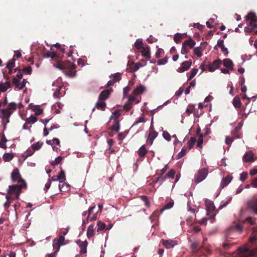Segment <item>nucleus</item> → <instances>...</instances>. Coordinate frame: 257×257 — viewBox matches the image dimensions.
Listing matches in <instances>:
<instances>
[{
	"label": "nucleus",
	"mask_w": 257,
	"mask_h": 257,
	"mask_svg": "<svg viewBox=\"0 0 257 257\" xmlns=\"http://www.w3.org/2000/svg\"><path fill=\"white\" fill-rule=\"evenodd\" d=\"M217 46L221 48V51L225 55H227L228 53L227 49L224 45V41L221 39H219L217 41Z\"/></svg>",
	"instance_id": "nucleus-24"
},
{
	"label": "nucleus",
	"mask_w": 257,
	"mask_h": 257,
	"mask_svg": "<svg viewBox=\"0 0 257 257\" xmlns=\"http://www.w3.org/2000/svg\"><path fill=\"white\" fill-rule=\"evenodd\" d=\"M183 35L181 33H177L175 34L174 36V41L177 44L179 43L183 39Z\"/></svg>",
	"instance_id": "nucleus-34"
},
{
	"label": "nucleus",
	"mask_w": 257,
	"mask_h": 257,
	"mask_svg": "<svg viewBox=\"0 0 257 257\" xmlns=\"http://www.w3.org/2000/svg\"><path fill=\"white\" fill-rule=\"evenodd\" d=\"M198 70L197 68H193L191 71L189 73V76L188 78V80H191L197 74Z\"/></svg>",
	"instance_id": "nucleus-38"
},
{
	"label": "nucleus",
	"mask_w": 257,
	"mask_h": 257,
	"mask_svg": "<svg viewBox=\"0 0 257 257\" xmlns=\"http://www.w3.org/2000/svg\"><path fill=\"white\" fill-rule=\"evenodd\" d=\"M140 197L141 199V200H143L145 202L146 206L147 207H149L150 205V202L149 201V199H148L147 196L143 195V196H140Z\"/></svg>",
	"instance_id": "nucleus-45"
},
{
	"label": "nucleus",
	"mask_w": 257,
	"mask_h": 257,
	"mask_svg": "<svg viewBox=\"0 0 257 257\" xmlns=\"http://www.w3.org/2000/svg\"><path fill=\"white\" fill-rule=\"evenodd\" d=\"M163 244L167 248L173 247L177 244V241L171 240H163Z\"/></svg>",
	"instance_id": "nucleus-20"
},
{
	"label": "nucleus",
	"mask_w": 257,
	"mask_h": 257,
	"mask_svg": "<svg viewBox=\"0 0 257 257\" xmlns=\"http://www.w3.org/2000/svg\"><path fill=\"white\" fill-rule=\"evenodd\" d=\"M196 139L195 138H194V137L191 138L190 140H189L187 143L188 146V150H190L193 148V147L196 143Z\"/></svg>",
	"instance_id": "nucleus-33"
},
{
	"label": "nucleus",
	"mask_w": 257,
	"mask_h": 257,
	"mask_svg": "<svg viewBox=\"0 0 257 257\" xmlns=\"http://www.w3.org/2000/svg\"><path fill=\"white\" fill-rule=\"evenodd\" d=\"M147 153V150L146 149L145 145H143L139 149L138 154L140 157L144 158Z\"/></svg>",
	"instance_id": "nucleus-28"
},
{
	"label": "nucleus",
	"mask_w": 257,
	"mask_h": 257,
	"mask_svg": "<svg viewBox=\"0 0 257 257\" xmlns=\"http://www.w3.org/2000/svg\"><path fill=\"white\" fill-rule=\"evenodd\" d=\"M196 44V42L192 39L190 38L189 40H185L182 45L187 48L192 49L194 48Z\"/></svg>",
	"instance_id": "nucleus-21"
},
{
	"label": "nucleus",
	"mask_w": 257,
	"mask_h": 257,
	"mask_svg": "<svg viewBox=\"0 0 257 257\" xmlns=\"http://www.w3.org/2000/svg\"><path fill=\"white\" fill-rule=\"evenodd\" d=\"M254 28V27H246L244 28V32L248 33H253L254 34L257 35V30H255Z\"/></svg>",
	"instance_id": "nucleus-42"
},
{
	"label": "nucleus",
	"mask_w": 257,
	"mask_h": 257,
	"mask_svg": "<svg viewBox=\"0 0 257 257\" xmlns=\"http://www.w3.org/2000/svg\"><path fill=\"white\" fill-rule=\"evenodd\" d=\"M194 109H195V106H194V105H191V104H190V105L188 106V107H187V109H186V112L187 114H191V113H193V112L195 111V110H194Z\"/></svg>",
	"instance_id": "nucleus-49"
},
{
	"label": "nucleus",
	"mask_w": 257,
	"mask_h": 257,
	"mask_svg": "<svg viewBox=\"0 0 257 257\" xmlns=\"http://www.w3.org/2000/svg\"><path fill=\"white\" fill-rule=\"evenodd\" d=\"M193 27L195 28H197L200 30H202L205 28V26L200 24L199 23H194Z\"/></svg>",
	"instance_id": "nucleus-64"
},
{
	"label": "nucleus",
	"mask_w": 257,
	"mask_h": 257,
	"mask_svg": "<svg viewBox=\"0 0 257 257\" xmlns=\"http://www.w3.org/2000/svg\"><path fill=\"white\" fill-rule=\"evenodd\" d=\"M243 162H253L255 161L254 155L252 151L246 152L243 156Z\"/></svg>",
	"instance_id": "nucleus-14"
},
{
	"label": "nucleus",
	"mask_w": 257,
	"mask_h": 257,
	"mask_svg": "<svg viewBox=\"0 0 257 257\" xmlns=\"http://www.w3.org/2000/svg\"><path fill=\"white\" fill-rule=\"evenodd\" d=\"M236 253L239 255L238 257H250L253 254L246 246L239 247L236 250Z\"/></svg>",
	"instance_id": "nucleus-6"
},
{
	"label": "nucleus",
	"mask_w": 257,
	"mask_h": 257,
	"mask_svg": "<svg viewBox=\"0 0 257 257\" xmlns=\"http://www.w3.org/2000/svg\"><path fill=\"white\" fill-rule=\"evenodd\" d=\"M17 109V105L15 102H11L9 104L8 106L5 109H7L9 111H14Z\"/></svg>",
	"instance_id": "nucleus-43"
},
{
	"label": "nucleus",
	"mask_w": 257,
	"mask_h": 257,
	"mask_svg": "<svg viewBox=\"0 0 257 257\" xmlns=\"http://www.w3.org/2000/svg\"><path fill=\"white\" fill-rule=\"evenodd\" d=\"M43 143L42 142H37L32 145V148L34 150H39L42 146Z\"/></svg>",
	"instance_id": "nucleus-46"
},
{
	"label": "nucleus",
	"mask_w": 257,
	"mask_h": 257,
	"mask_svg": "<svg viewBox=\"0 0 257 257\" xmlns=\"http://www.w3.org/2000/svg\"><path fill=\"white\" fill-rule=\"evenodd\" d=\"M14 158V155L10 153H5L3 155V159L6 162H9Z\"/></svg>",
	"instance_id": "nucleus-35"
},
{
	"label": "nucleus",
	"mask_w": 257,
	"mask_h": 257,
	"mask_svg": "<svg viewBox=\"0 0 257 257\" xmlns=\"http://www.w3.org/2000/svg\"><path fill=\"white\" fill-rule=\"evenodd\" d=\"M109 94L110 92L108 89L102 91L99 95L98 100L104 101L108 97Z\"/></svg>",
	"instance_id": "nucleus-23"
},
{
	"label": "nucleus",
	"mask_w": 257,
	"mask_h": 257,
	"mask_svg": "<svg viewBox=\"0 0 257 257\" xmlns=\"http://www.w3.org/2000/svg\"><path fill=\"white\" fill-rule=\"evenodd\" d=\"M233 141V139L229 136H227L225 139V143L228 145H230Z\"/></svg>",
	"instance_id": "nucleus-63"
},
{
	"label": "nucleus",
	"mask_w": 257,
	"mask_h": 257,
	"mask_svg": "<svg viewBox=\"0 0 257 257\" xmlns=\"http://www.w3.org/2000/svg\"><path fill=\"white\" fill-rule=\"evenodd\" d=\"M61 89V87H59L57 88L55 91L53 93V96L56 98H59L60 97V90Z\"/></svg>",
	"instance_id": "nucleus-51"
},
{
	"label": "nucleus",
	"mask_w": 257,
	"mask_h": 257,
	"mask_svg": "<svg viewBox=\"0 0 257 257\" xmlns=\"http://www.w3.org/2000/svg\"><path fill=\"white\" fill-rule=\"evenodd\" d=\"M111 130L116 132L119 130V123L118 120H116L114 124L111 126Z\"/></svg>",
	"instance_id": "nucleus-44"
},
{
	"label": "nucleus",
	"mask_w": 257,
	"mask_h": 257,
	"mask_svg": "<svg viewBox=\"0 0 257 257\" xmlns=\"http://www.w3.org/2000/svg\"><path fill=\"white\" fill-rule=\"evenodd\" d=\"M231 200V198H229L227 199V200L226 201H225V202H224L223 201H222L221 204L219 207V209H221L223 208V207H225V206H226L227 205V204L230 202Z\"/></svg>",
	"instance_id": "nucleus-56"
},
{
	"label": "nucleus",
	"mask_w": 257,
	"mask_h": 257,
	"mask_svg": "<svg viewBox=\"0 0 257 257\" xmlns=\"http://www.w3.org/2000/svg\"><path fill=\"white\" fill-rule=\"evenodd\" d=\"M95 209V206L94 205L89 207L88 210V216L86 219V222H88L89 221H92L97 219L98 216L97 212L94 213L93 210Z\"/></svg>",
	"instance_id": "nucleus-8"
},
{
	"label": "nucleus",
	"mask_w": 257,
	"mask_h": 257,
	"mask_svg": "<svg viewBox=\"0 0 257 257\" xmlns=\"http://www.w3.org/2000/svg\"><path fill=\"white\" fill-rule=\"evenodd\" d=\"M112 114L114 117V120L115 121L118 120L117 119L120 116V115L121 114L120 111L119 110H116L114 111Z\"/></svg>",
	"instance_id": "nucleus-59"
},
{
	"label": "nucleus",
	"mask_w": 257,
	"mask_h": 257,
	"mask_svg": "<svg viewBox=\"0 0 257 257\" xmlns=\"http://www.w3.org/2000/svg\"><path fill=\"white\" fill-rule=\"evenodd\" d=\"M141 52L143 56H144L147 60H149L151 58V53L150 51V47H144L141 49Z\"/></svg>",
	"instance_id": "nucleus-18"
},
{
	"label": "nucleus",
	"mask_w": 257,
	"mask_h": 257,
	"mask_svg": "<svg viewBox=\"0 0 257 257\" xmlns=\"http://www.w3.org/2000/svg\"><path fill=\"white\" fill-rule=\"evenodd\" d=\"M135 46L138 50H141L144 47L142 41L139 39L137 40L135 43Z\"/></svg>",
	"instance_id": "nucleus-39"
},
{
	"label": "nucleus",
	"mask_w": 257,
	"mask_h": 257,
	"mask_svg": "<svg viewBox=\"0 0 257 257\" xmlns=\"http://www.w3.org/2000/svg\"><path fill=\"white\" fill-rule=\"evenodd\" d=\"M208 174V169L207 168H202L195 174L193 181L196 184L200 183L207 177Z\"/></svg>",
	"instance_id": "nucleus-4"
},
{
	"label": "nucleus",
	"mask_w": 257,
	"mask_h": 257,
	"mask_svg": "<svg viewBox=\"0 0 257 257\" xmlns=\"http://www.w3.org/2000/svg\"><path fill=\"white\" fill-rule=\"evenodd\" d=\"M144 122H145V117L142 116L139 117L138 120L135 121V122L134 123L132 126H133L134 125H135L137 124H138L139 123Z\"/></svg>",
	"instance_id": "nucleus-60"
},
{
	"label": "nucleus",
	"mask_w": 257,
	"mask_h": 257,
	"mask_svg": "<svg viewBox=\"0 0 257 257\" xmlns=\"http://www.w3.org/2000/svg\"><path fill=\"white\" fill-rule=\"evenodd\" d=\"M11 178L14 182H17L19 184L12 185V186H17L20 190L25 188L27 187V184L25 181L22 178L18 168H15L11 173Z\"/></svg>",
	"instance_id": "nucleus-2"
},
{
	"label": "nucleus",
	"mask_w": 257,
	"mask_h": 257,
	"mask_svg": "<svg viewBox=\"0 0 257 257\" xmlns=\"http://www.w3.org/2000/svg\"><path fill=\"white\" fill-rule=\"evenodd\" d=\"M57 176L59 179L60 183H62V184H60L59 185V187L60 191H63L62 188L64 186H66V189H67L68 188L69 186L64 182L65 180H66L65 174L64 171L61 168V171H60V173H59V174L57 175Z\"/></svg>",
	"instance_id": "nucleus-7"
},
{
	"label": "nucleus",
	"mask_w": 257,
	"mask_h": 257,
	"mask_svg": "<svg viewBox=\"0 0 257 257\" xmlns=\"http://www.w3.org/2000/svg\"><path fill=\"white\" fill-rule=\"evenodd\" d=\"M192 61L191 60L185 61L182 63L181 66L178 68L177 71L178 72H183L188 70L191 67Z\"/></svg>",
	"instance_id": "nucleus-10"
},
{
	"label": "nucleus",
	"mask_w": 257,
	"mask_h": 257,
	"mask_svg": "<svg viewBox=\"0 0 257 257\" xmlns=\"http://www.w3.org/2000/svg\"><path fill=\"white\" fill-rule=\"evenodd\" d=\"M239 128L238 127H235L234 130L232 132V135L233 136L234 138L239 139L240 138V136L238 134V131Z\"/></svg>",
	"instance_id": "nucleus-50"
},
{
	"label": "nucleus",
	"mask_w": 257,
	"mask_h": 257,
	"mask_svg": "<svg viewBox=\"0 0 257 257\" xmlns=\"http://www.w3.org/2000/svg\"><path fill=\"white\" fill-rule=\"evenodd\" d=\"M207 45V43L205 42L201 43L200 47L195 48L193 50L194 55H196L198 57H201L202 55V52L205 49Z\"/></svg>",
	"instance_id": "nucleus-11"
},
{
	"label": "nucleus",
	"mask_w": 257,
	"mask_h": 257,
	"mask_svg": "<svg viewBox=\"0 0 257 257\" xmlns=\"http://www.w3.org/2000/svg\"><path fill=\"white\" fill-rule=\"evenodd\" d=\"M22 193V190H20L17 186H9L8 194L6 196L7 200L11 202L15 199H19L20 195Z\"/></svg>",
	"instance_id": "nucleus-3"
},
{
	"label": "nucleus",
	"mask_w": 257,
	"mask_h": 257,
	"mask_svg": "<svg viewBox=\"0 0 257 257\" xmlns=\"http://www.w3.org/2000/svg\"><path fill=\"white\" fill-rule=\"evenodd\" d=\"M246 21H249V26L251 27H256L257 17L255 13L250 12L245 17Z\"/></svg>",
	"instance_id": "nucleus-9"
},
{
	"label": "nucleus",
	"mask_w": 257,
	"mask_h": 257,
	"mask_svg": "<svg viewBox=\"0 0 257 257\" xmlns=\"http://www.w3.org/2000/svg\"><path fill=\"white\" fill-rule=\"evenodd\" d=\"M203 142V136H202V135H200L199 137L198 140L197 141V147L200 148H202Z\"/></svg>",
	"instance_id": "nucleus-54"
},
{
	"label": "nucleus",
	"mask_w": 257,
	"mask_h": 257,
	"mask_svg": "<svg viewBox=\"0 0 257 257\" xmlns=\"http://www.w3.org/2000/svg\"><path fill=\"white\" fill-rule=\"evenodd\" d=\"M26 82L27 80L24 79L22 82H19V85H17V88L20 90L22 89L24 87H25Z\"/></svg>",
	"instance_id": "nucleus-55"
},
{
	"label": "nucleus",
	"mask_w": 257,
	"mask_h": 257,
	"mask_svg": "<svg viewBox=\"0 0 257 257\" xmlns=\"http://www.w3.org/2000/svg\"><path fill=\"white\" fill-rule=\"evenodd\" d=\"M232 177L230 175H227L223 178L221 181L220 187L223 188L226 187L232 180Z\"/></svg>",
	"instance_id": "nucleus-22"
},
{
	"label": "nucleus",
	"mask_w": 257,
	"mask_h": 257,
	"mask_svg": "<svg viewBox=\"0 0 257 257\" xmlns=\"http://www.w3.org/2000/svg\"><path fill=\"white\" fill-rule=\"evenodd\" d=\"M97 225L98 226L97 229V232L103 230L106 228L105 224L100 221L97 222Z\"/></svg>",
	"instance_id": "nucleus-37"
},
{
	"label": "nucleus",
	"mask_w": 257,
	"mask_h": 257,
	"mask_svg": "<svg viewBox=\"0 0 257 257\" xmlns=\"http://www.w3.org/2000/svg\"><path fill=\"white\" fill-rule=\"evenodd\" d=\"M131 90V87L128 86H127L123 88V97H127V96L128 95V92Z\"/></svg>",
	"instance_id": "nucleus-47"
},
{
	"label": "nucleus",
	"mask_w": 257,
	"mask_h": 257,
	"mask_svg": "<svg viewBox=\"0 0 257 257\" xmlns=\"http://www.w3.org/2000/svg\"><path fill=\"white\" fill-rule=\"evenodd\" d=\"M106 103L104 101H99L95 104V107L104 111L106 107Z\"/></svg>",
	"instance_id": "nucleus-31"
},
{
	"label": "nucleus",
	"mask_w": 257,
	"mask_h": 257,
	"mask_svg": "<svg viewBox=\"0 0 257 257\" xmlns=\"http://www.w3.org/2000/svg\"><path fill=\"white\" fill-rule=\"evenodd\" d=\"M44 56L46 58H52L53 59H54L57 57V55L55 52H47L46 53H45L44 52Z\"/></svg>",
	"instance_id": "nucleus-36"
},
{
	"label": "nucleus",
	"mask_w": 257,
	"mask_h": 257,
	"mask_svg": "<svg viewBox=\"0 0 257 257\" xmlns=\"http://www.w3.org/2000/svg\"><path fill=\"white\" fill-rule=\"evenodd\" d=\"M168 58L167 57H165V58L159 59L158 61V65H164L168 62Z\"/></svg>",
	"instance_id": "nucleus-57"
},
{
	"label": "nucleus",
	"mask_w": 257,
	"mask_h": 257,
	"mask_svg": "<svg viewBox=\"0 0 257 257\" xmlns=\"http://www.w3.org/2000/svg\"><path fill=\"white\" fill-rule=\"evenodd\" d=\"M37 118L34 115H31L29 117L27 118L25 121L28 124H33L37 121Z\"/></svg>",
	"instance_id": "nucleus-32"
},
{
	"label": "nucleus",
	"mask_w": 257,
	"mask_h": 257,
	"mask_svg": "<svg viewBox=\"0 0 257 257\" xmlns=\"http://www.w3.org/2000/svg\"><path fill=\"white\" fill-rule=\"evenodd\" d=\"M13 113V111H9L5 109H0V118L2 119L10 118Z\"/></svg>",
	"instance_id": "nucleus-17"
},
{
	"label": "nucleus",
	"mask_w": 257,
	"mask_h": 257,
	"mask_svg": "<svg viewBox=\"0 0 257 257\" xmlns=\"http://www.w3.org/2000/svg\"><path fill=\"white\" fill-rule=\"evenodd\" d=\"M55 66L60 70H63L65 74L70 77H73L76 75V65L70 61H58Z\"/></svg>",
	"instance_id": "nucleus-1"
},
{
	"label": "nucleus",
	"mask_w": 257,
	"mask_h": 257,
	"mask_svg": "<svg viewBox=\"0 0 257 257\" xmlns=\"http://www.w3.org/2000/svg\"><path fill=\"white\" fill-rule=\"evenodd\" d=\"M248 174L247 172H243L240 174V180L242 182H244L247 178Z\"/></svg>",
	"instance_id": "nucleus-58"
},
{
	"label": "nucleus",
	"mask_w": 257,
	"mask_h": 257,
	"mask_svg": "<svg viewBox=\"0 0 257 257\" xmlns=\"http://www.w3.org/2000/svg\"><path fill=\"white\" fill-rule=\"evenodd\" d=\"M77 244H78L80 249V253L81 254H84L87 252V246L88 245V242L86 240L82 241L80 240H79L76 241Z\"/></svg>",
	"instance_id": "nucleus-15"
},
{
	"label": "nucleus",
	"mask_w": 257,
	"mask_h": 257,
	"mask_svg": "<svg viewBox=\"0 0 257 257\" xmlns=\"http://www.w3.org/2000/svg\"><path fill=\"white\" fill-rule=\"evenodd\" d=\"M248 206L256 214H257V199L251 201L248 203Z\"/></svg>",
	"instance_id": "nucleus-26"
},
{
	"label": "nucleus",
	"mask_w": 257,
	"mask_h": 257,
	"mask_svg": "<svg viewBox=\"0 0 257 257\" xmlns=\"http://www.w3.org/2000/svg\"><path fill=\"white\" fill-rule=\"evenodd\" d=\"M158 134V133L155 131H150L147 140V143L149 145H152L154 139L157 137Z\"/></svg>",
	"instance_id": "nucleus-16"
},
{
	"label": "nucleus",
	"mask_w": 257,
	"mask_h": 257,
	"mask_svg": "<svg viewBox=\"0 0 257 257\" xmlns=\"http://www.w3.org/2000/svg\"><path fill=\"white\" fill-rule=\"evenodd\" d=\"M163 136L166 140H167L168 141H170L171 140V136L168 132L163 131Z\"/></svg>",
	"instance_id": "nucleus-52"
},
{
	"label": "nucleus",
	"mask_w": 257,
	"mask_h": 257,
	"mask_svg": "<svg viewBox=\"0 0 257 257\" xmlns=\"http://www.w3.org/2000/svg\"><path fill=\"white\" fill-rule=\"evenodd\" d=\"M160 211H159L158 210L154 211L153 212L152 214L151 215L150 218L152 219V220H155L156 218H158V215H159V213Z\"/></svg>",
	"instance_id": "nucleus-53"
},
{
	"label": "nucleus",
	"mask_w": 257,
	"mask_h": 257,
	"mask_svg": "<svg viewBox=\"0 0 257 257\" xmlns=\"http://www.w3.org/2000/svg\"><path fill=\"white\" fill-rule=\"evenodd\" d=\"M120 79H121V76H120V74L119 73H116L113 75L112 79L114 80L115 82H117V81H119V80H120Z\"/></svg>",
	"instance_id": "nucleus-61"
},
{
	"label": "nucleus",
	"mask_w": 257,
	"mask_h": 257,
	"mask_svg": "<svg viewBox=\"0 0 257 257\" xmlns=\"http://www.w3.org/2000/svg\"><path fill=\"white\" fill-rule=\"evenodd\" d=\"M175 171L173 169H171L168 173L166 174V177L173 179L175 177Z\"/></svg>",
	"instance_id": "nucleus-48"
},
{
	"label": "nucleus",
	"mask_w": 257,
	"mask_h": 257,
	"mask_svg": "<svg viewBox=\"0 0 257 257\" xmlns=\"http://www.w3.org/2000/svg\"><path fill=\"white\" fill-rule=\"evenodd\" d=\"M188 152V149L186 147H183L181 152H179L176 156V158L177 160H179L184 157Z\"/></svg>",
	"instance_id": "nucleus-30"
},
{
	"label": "nucleus",
	"mask_w": 257,
	"mask_h": 257,
	"mask_svg": "<svg viewBox=\"0 0 257 257\" xmlns=\"http://www.w3.org/2000/svg\"><path fill=\"white\" fill-rule=\"evenodd\" d=\"M222 63V61L220 59H216L213 62L208 65V69L210 72H213L217 69Z\"/></svg>",
	"instance_id": "nucleus-12"
},
{
	"label": "nucleus",
	"mask_w": 257,
	"mask_h": 257,
	"mask_svg": "<svg viewBox=\"0 0 257 257\" xmlns=\"http://www.w3.org/2000/svg\"><path fill=\"white\" fill-rule=\"evenodd\" d=\"M95 227L93 224H90L87 230V236L88 238L92 237L95 234Z\"/></svg>",
	"instance_id": "nucleus-25"
},
{
	"label": "nucleus",
	"mask_w": 257,
	"mask_h": 257,
	"mask_svg": "<svg viewBox=\"0 0 257 257\" xmlns=\"http://www.w3.org/2000/svg\"><path fill=\"white\" fill-rule=\"evenodd\" d=\"M123 108L125 111H127L132 109V106L131 104H130L128 102H126L124 104Z\"/></svg>",
	"instance_id": "nucleus-62"
},
{
	"label": "nucleus",
	"mask_w": 257,
	"mask_h": 257,
	"mask_svg": "<svg viewBox=\"0 0 257 257\" xmlns=\"http://www.w3.org/2000/svg\"><path fill=\"white\" fill-rule=\"evenodd\" d=\"M174 205V203L173 202H169L167 203L161 210L160 212L162 213L165 210L169 209L171 208Z\"/></svg>",
	"instance_id": "nucleus-40"
},
{
	"label": "nucleus",
	"mask_w": 257,
	"mask_h": 257,
	"mask_svg": "<svg viewBox=\"0 0 257 257\" xmlns=\"http://www.w3.org/2000/svg\"><path fill=\"white\" fill-rule=\"evenodd\" d=\"M145 90V87L142 85H140L134 89L132 94L136 96H139V95L142 94Z\"/></svg>",
	"instance_id": "nucleus-19"
},
{
	"label": "nucleus",
	"mask_w": 257,
	"mask_h": 257,
	"mask_svg": "<svg viewBox=\"0 0 257 257\" xmlns=\"http://www.w3.org/2000/svg\"><path fill=\"white\" fill-rule=\"evenodd\" d=\"M223 65L228 69H232L233 64L231 60L225 58L223 60Z\"/></svg>",
	"instance_id": "nucleus-27"
},
{
	"label": "nucleus",
	"mask_w": 257,
	"mask_h": 257,
	"mask_svg": "<svg viewBox=\"0 0 257 257\" xmlns=\"http://www.w3.org/2000/svg\"><path fill=\"white\" fill-rule=\"evenodd\" d=\"M232 104L235 108H240L241 106V102L240 99L238 96H236L233 99Z\"/></svg>",
	"instance_id": "nucleus-29"
},
{
	"label": "nucleus",
	"mask_w": 257,
	"mask_h": 257,
	"mask_svg": "<svg viewBox=\"0 0 257 257\" xmlns=\"http://www.w3.org/2000/svg\"><path fill=\"white\" fill-rule=\"evenodd\" d=\"M15 66V59L13 58L10 59L7 63V68L8 69H13Z\"/></svg>",
	"instance_id": "nucleus-41"
},
{
	"label": "nucleus",
	"mask_w": 257,
	"mask_h": 257,
	"mask_svg": "<svg viewBox=\"0 0 257 257\" xmlns=\"http://www.w3.org/2000/svg\"><path fill=\"white\" fill-rule=\"evenodd\" d=\"M127 98L128 99L127 102H128L132 106H133V105L134 104L139 103L141 100V97L136 96L133 94H132V95H128Z\"/></svg>",
	"instance_id": "nucleus-13"
},
{
	"label": "nucleus",
	"mask_w": 257,
	"mask_h": 257,
	"mask_svg": "<svg viewBox=\"0 0 257 257\" xmlns=\"http://www.w3.org/2000/svg\"><path fill=\"white\" fill-rule=\"evenodd\" d=\"M65 237L60 235L59 238H55L53 241V247L54 250V253H57L59 251L61 245H64Z\"/></svg>",
	"instance_id": "nucleus-5"
}]
</instances>
